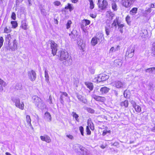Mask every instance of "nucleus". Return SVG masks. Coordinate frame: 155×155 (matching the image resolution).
<instances>
[{"label": "nucleus", "instance_id": "34", "mask_svg": "<svg viewBox=\"0 0 155 155\" xmlns=\"http://www.w3.org/2000/svg\"><path fill=\"white\" fill-rule=\"evenodd\" d=\"M11 31V30L10 27L6 26L4 29V32L6 33H10Z\"/></svg>", "mask_w": 155, "mask_h": 155}, {"label": "nucleus", "instance_id": "5", "mask_svg": "<svg viewBox=\"0 0 155 155\" xmlns=\"http://www.w3.org/2000/svg\"><path fill=\"white\" fill-rule=\"evenodd\" d=\"M113 86L117 88H124L125 87V84L124 82H122L119 81H117L111 83Z\"/></svg>", "mask_w": 155, "mask_h": 155}, {"label": "nucleus", "instance_id": "10", "mask_svg": "<svg viewBox=\"0 0 155 155\" xmlns=\"http://www.w3.org/2000/svg\"><path fill=\"white\" fill-rule=\"evenodd\" d=\"M90 21L87 19H84L82 21L81 24V28L84 32H86V30L85 29V27L87 25H89L90 24Z\"/></svg>", "mask_w": 155, "mask_h": 155}, {"label": "nucleus", "instance_id": "21", "mask_svg": "<svg viewBox=\"0 0 155 155\" xmlns=\"http://www.w3.org/2000/svg\"><path fill=\"white\" fill-rule=\"evenodd\" d=\"M98 42V40L97 39V38H96L95 37H94L92 38L91 41V43L92 45L94 46L97 44Z\"/></svg>", "mask_w": 155, "mask_h": 155}, {"label": "nucleus", "instance_id": "22", "mask_svg": "<svg viewBox=\"0 0 155 155\" xmlns=\"http://www.w3.org/2000/svg\"><path fill=\"white\" fill-rule=\"evenodd\" d=\"M119 18L117 17L113 21V23L112 24V27H114L116 29L117 27V23H119Z\"/></svg>", "mask_w": 155, "mask_h": 155}, {"label": "nucleus", "instance_id": "29", "mask_svg": "<svg viewBox=\"0 0 155 155\" xmlns=\"http://www.w3.org/2000/svg\"><path fill=\"white\" fill-rule=\"evenodd\" d=\"M137 8H133L130 11V14L132 15L135 14L137 13Z\"/></svg>", "mask_w": 155, "mask_h": 155}, {"label": "nucleus", "instance_id": "16", "mask_svg": "<svg viewBox=\"0 0 155 155\" xmlns=\"http://www.w3.org/2000/svg\"><path fill=\"white\" fill-rule=\"evenodd\" d=\"M145 72L151 75L155 74V67L148 68L145 70Z\"/></svg>", "mask_w": 155, "mask_h": 155}, {"label": "nucleus", "instance_id": "38", "mask_svg": "<svg viewBox=\"0 0 155 155\" xmlns=\"http://www.w3.org/2000/svg\"><path fill=\"white\" fill-rule=\"evenodd\" d=\"M112 8L114 11H116L117 10V5L115 2H112L111 4Z\"/></svg>", "mask_w": 155, "mask_h": 155}, {"label": "nucleus", "instance_id": "12", "mask_svg": "<svg viewBox=\"0 0 155 155\" xmlns=\"http://www.w3.org/2000/svg\"><path fill=\"white\" fill-rule=\"evenodd\" d=\"M92 97L93 98L97 101L104 102L106 100L105 97H104L97 96L95 94L92 95Z\"/></svg>", "mask_w": 155, "mask_h": 155}, {"label": "nucleus", "instance_id": "24", "mask_svg": "<svg viewBox=\"0 0 155 155\" xmlns=\"http://www.w3.org/2000/svg\"><path fill=\"white\" fill-rule=\"evenodd\" d=\"M114 64L116 66L120 67L122 64V60L120 59H116L114 61Z\"/></svg>", "mask_w": 155, "mask_h": 155}, {"label": "nucleus", "instance_id": "25", "mask_svg": "<svg viewBox=\"0 0 155 155\" xmlns=\"http://www.w3.org/2000/svg\"><path fill=\"white\" fill-rule=\"evenodd\" d=\"M109 90V89L107 87H102L100 90V91L102 93H107Z\"/></svg>", "mask_w": 155, "mask_h": 155}, {"label": "nucleus", "instance_id": "14", "mask_svg": "<svg viewBox=\"0 0 155 155\" xmlns=\"http://www.w3.org/2000/svg\"><path fill=\"white\" fill-rule=\"evenodd\" d=\"M44 119L48 122H50L51 120V116L48 112H47L44 114Z\"/></svg>", "mask_w": 155, "mask_h": 155}, {"label": "nucleus", "instance_id": "58", "mask_svg": "<svg viewBox=\"0 0 155 155\" xmlns=\"http://www.w3.org/2000/svg\"><path fill=\"white\" fill-rule=\"evenodd\" d=\"M66 136L68 137L71 139H72L73 138V136L71 135L68 134Z\"/></svg>", "mask_w": 155, "mask_h": 155}, {"label": "nucleus", "instance_id": "7", "mask_svg": "<svg viewBox=\"0 0 155 155\" xmlns=\"http://www.w3.org/2000/svg\"><path fill=\"white\" fill-rule=\"evenodd\" d=\"M18 43L17 41L15 39L12 43H8V47L9 49L11 50L12 51H15L17 48Z\"/></svg>", "mask_w": 155, "mask_h": 155}, {"label": "nucleus", "instance_id": "57", "mask_svg": "<svg viewBox=\"0 0 155 155\" xmlns=\"http://www.w3.org/2000/svg\"><path fill=\"white\" fill-rule=\"evenodd\" d=\"M130 103L131 104H132L133 107L137 105L136 102L134 101H130Z\"/></svg>", "mask_w": 155, "mask_h": 155}, {"label": "nucleus", "instance_id": "2", "mask_svg": "<svg viewBox=\"0 0 155 155\" xmlns=\"http://www.w3.org/2000/svg\"><path fill=\"white\" fill-rule=\"evenodd\" d=\"M32 99L33 102L35 104V105L38 108L43 109L45 107L44 102L37 96H33Z\"/></svg>", "mask_w": 155, "mask_h": 155}, {"label": "nucleus", "instance_id": "46", "mask_svg": "<svg viewBox=\"0 0 155 155\" xmlns=\"http://www.w3.org/2000/svg\"><path fill=\"white\" fill-rule=\"evenodd\" d=\"M105 32L107 35H108L110 34V29L109 27H105Z\"/></svg>", "mask_w": 155, "mask_h": 155}, {"label": "nucleus", "instance_id": "59", "mask_svg": "<svg viewBox=\"0 0 155 155\" xmlns=\"http://www.w3.org/2000/svg\"><path fill=\"white\" fill-rule=\"evenodd\" d=\"M21 86L19 84H17L16 86V88L17 89H21Z\"/></svg>", "mask_w": 155, "mask_h": 155}, {"label": "nucleus", "instance_id": "63", "mask_svg": "<svg viewBox=\"0 0 155 155\" xmlns=\"http://www.w3.org/2000/svg\"><path fill=\"white\" fill-rule=\"evenodd\" d=\"M124 97H128L127 94V93H126V91H125L124 92Z\"/></svg>", "mask_w": 155, "mask_h": 155}, {"label": "nucleus", "instance_id": "64", "mask_svg": "<svg viewBox=\"0 0 155 155\" xmlns=\"http://www.w3.org/2000/svg\"><path fill=\"white\" fill-rule=\"evenodd\" d=\"M90 15L91 17L92 18H94L96 17V15H94L93 14H91Z\"/></svg>", "mask_w": 155, "mask_h": 155}, {"label": "nucleus", "instance_id": "61", "mask_svg": "<svg viewBox=\"0 0 155 155\" xmlns=\"http://www.w3.org/2000/svg\"><path fill=\"white\" fill-rule=\"evenodd\" d=\"M3 86L0 85V92H1L3 90Z\"/></svg>", "mask_w": 155, "mask_h": 155}, {"label": "nucleus", "instance_id": "39", "mask_svg": "<svg viewBox=\"0 0 155 155\" xmlns=\"http://www.w3.org/2000/svg\"><path fill=\"white\" fill-rule=\"evenodd\" d=\"M5 36V40L8 43L10 42V41L11 39V35L10 34H7V35Z\"/></svg>", "mask_w": 155, "mask_h": 155}, {"label": "nucleus", "instance_id": "37", "mask_svg": "<svg viewBox=\"0 0 155 155\" xmlns=\"http://www.w3.org/2000/svg\"><path fill=\"white\" fill-rule=\"evenodd\" d=\"M27 25L25 21H23L22 22L21 27L22 28L25 30L27 29Z\"/></svg>", "mask_w": 155, "mask_h": 155}, {"label": "nucleus", "instance_id": "40", "mask_svg": "<svg viewBox=\"0 0 155 155\" xmlns=\"http://www.w3.org/2000/svg\"><path fill=\"white\" fill-rule=\"evenodd\" d=\"M88 1L90 2V8L92 9H93L94 7V2L93 0H88Z\"/></svg>", "mask_w": 155, "mask_h": 155}, {"label": "nucleus", "instance_id": "30", "mask_svg": "<svg viewBox=\"0 0 155 155\" xmlns=\"http://www.w3.org/2000/svg\"><path fill=\"white\" fill-rule=\"evenodd\" d=\"M65 9H69L70 11H71L74 9V7L71 4L68 3V5L65 7Z\"/></svg>", "mask_w": 155, "mask_h": 155}, {"label": "nucleus", "instance_id": "52", "mask_svg": "<svg viewBox=\"0 0 155 155\" xmlns=\"http://www.w3.org/2000/svg\"><path fill=\"white\" fill-rule=\"evenodd\" d=\"M110 130H104L102 135L103 136H105L106 134H107V133H110Z\"/></svg>", "mask_w": 155, "mask_h": 155}, {"label": "nucleus", "instance_id": "54", "mask_svg": "<svg viewBox=\"0 0 155 155\" xmlns=\"http://www.w3.org/2000/svg\"><path fill=\"white\" fill-rule=\"evenodd\" d=\"M11 18L14 20H15L16 19V14L15 12H13L12 13L11 16Z\"/></svg>", "mask_w": 155, "mask_h": 155}, {"label": "nucleus", "instance_id": "32", "mask_svg": "<svg viewBox=\"0 0 155 155\" xmlns=\"http://www.w3.org/2000/svg\"><path fill=\"white\" fill-rule=\"evenodd\" d=\"M26 120L28 124L29 125V126H31V119L30 116L28 115H26Z\"/></svg>", "mask_w": 155, "mask_h": 155}, {"label": "nucleus", "instance_id": "19", "mask_svg": "<svg viewBox=\"0 0 155 155\" xmlns=\"http://www.w3.org/2000/svg\"><path fill=\"white\" fill-rule=\"evenodd\" d=\"M114 16V14L111 11H108L107 12L106 16L109 18V20H111Z\"/></svg>", "mask_w": 155, "mask_h": 155}, {"label": "nucleus", "instance_id": "18", "mask_svg": "<svg viewBox=\"0 0 155 155\" xmlns=\"http://www.w3.org/2000/svg\"><path fill=\"white\" fill-rule=\"evenodd\" d=\"M71 39H75L77 36V32L75 30H73L71 33L69 34Z\"/></svg>", "mask_w": 155, "mask_h": 155}, {"label": "nucleus", "instance_id": "4", "mask_svg": "<svg viewBox=\"0 0 155 155\" xmlns=\"http://www.w3.org/2000/svg\"><path fill=\"white\" fill-rule=\"evenodd\" d=\"M75 148H78L82 152L81 153L83 155H91L90 153L87 152V150L86 148L79 144H75L73 146V148L75 150Z\"/></svg>", "mask_w": 155, "mask_h": 155}, {"label": "nucleus", "instance_id": "1", "mask_svg": "<svg viewBox=\"0 0 155 155\" xmlns=\"http://www.w3.org/2000/svg\"><path fill=\"white\" fill-rule=\"evenodd\" d=\"M57 55L64 65L68 66L71 64L72 59L67 51L60 50L58 52Z\"/></svg>", "mask_w": 155, "mask_h": 155}, {"label": "nucleus", "instance_id": "20", "mask_svg": "<svg viewBox=\"0 0 155 155\" xmlns=\"http://www.w3.org/2000/svg\"><path fill=\"white\" fill-rule=\"evenodd\" d=\"M77 97L78 99L82 103L85 104L87 102L86 99L84 97H83L81 95L78 94Z\"/></svg>", "mask_w": 155, "mask_h": 155}, {"label": "nucleus", "instance_id": "11", "mask_svg": "<svg viewBox=\"0 0 155 155\" xmlns=\"http://www.w3.org/2000/svg\"><path fill=\"white\" fill-rule=\"evenodd\" d=\"M108 3L106 0H103L101 3L98 5V7L101 10H105L107 7Z\"/></svg>", "mask_w": 155, "mask_h": 155}, {"label": "nucleus", "instance_id": "3", "mask_svg": "<svg viewBox=\"0 0 155 155\" xmlns=\"http://www.w3.org/2000/svg\"><path fill=\"white\" fill-rule=\"evenodd\" d=\"M12 101L15 103V105L16 107L21 110L24 109V104L23 102H20V99L18 98L13 97L12 98Z\"/></svg>", "mask_w": 155, "mask_h": 155}, {"label": "nucleus", "instance_id": "49", "mask_svg": "<svg viewBox=\"0 0 155 155\" xmlns=\"http://www.w3.org/2000/svg\"><path fill=\"white\" fill-rule=\"evenodd\" d=\"M4 42V39L2 37H0V49L2 46Z\"/></svg>", "mask_w": 155, "mask_h": 155}, {"label": "nucleus", "instance_id": "43", "mask_svg": "<svg viewBox=\"0 0 155 155\" xmlns=\"http://www.w3.org/2000/svg\"><path fill=\"white\" fill-rule=\"evenodd\" d=\"M87 87L89 88L90 90H92L93 88V86L92 83H88L87 84Z\"/></svg>", "mask_w": 155, "mask_h": 155}, {"label": "nucleus", "instance_id": "9", "mask_svg": "<svg viewBox=\"0 0 155 155\" xmlns=\"http://www.w3.org/2000/svg\"><path fill=\"white\" fill-rule=\"evenodd\" d=\"M134 48H129L126 53L125 56L128 58H131L134 55Z\"/></svg>", "mask_w": 155, "mask_h": 155}, {"label": "nucleus", "instance_id": "42", "mask_svg": "<svg viewBox=\"0 0 155 155\" xmlns=\"http://www.w3.org/2000/svg\"><path fill=\"white\" fill-rule=\"evenodd\" d=\"M152 52L151 54L152 55L155 57V44L153 45V47L152 48Z\"/></svg>", "mask_w": 155, "mask_h": 155}, {"label": "nucleus", "instance_id": "47", "mask_svg": "<svg viewBox=\"0 0 155 155\" xmlns=\"http://www.w3.org/2000/svg\"><path fill=\"white\" fill-rule=\"evenodd\" d=\"M95 69L94 68L92 67H90L89 68V71L92 74H94L95 72Z\"/></svg>", "mask_w": 155, "mask_h": 155}, {"label": "nucleus", "instance_id": "8", "mask_svg": "<svg viewBox=\"0 0 155 155\" xmlns=\"http://www.w3.org/2000/svg\"><path fill=\"white\" fill-rule=\"evenodd\" d=\"M28 75L29 78L32 81H34L36 78V73L34 70L29 71Z\"/></svg>", "mask_w": 155, "mask_h": 155}, {"label": "nucleus", "instance_id": "33", "mask_svg": "<svg viewBox=\"0 0 155 155\" xmlns=\"http://www.w3.org/2000/svg\"><path fill=\"white\" fill-rule=\"evenodd\" d=\"M131 5V3H130L128 0H127V1L124 2L123 3V5L126 7H128L130 6Z\"/></svg>", "mask_w": 155, "mask_h": 155}, {"label": "nucleus", "instance_id": "55", "mask_svg": "<svg viewBox=\"0 0 155 155\" xmlns=\"http://www.w3.org/2000/svg\"><path fill=\"white\" fill-rule=\"evenodd\" d=\"M86 132H87V134L88 135H89L91 134V131L90 130L89 127L88 126H87L86 128Z\"/></svg>", "mask_w": 155, "mask_h": 155}, {"label": "nucleus", "instance_id": "48", "mask_svg": "<svg viewBox=\"0 0 155 155\" xmlns=\"http://www.w3.org/2000/svg\"><path fill=\"white\" fill-rule=\"evenodd\" d=\"M87 111L93 114L94 112V110L91 108H88L87 109Z\"/></svg>", "mask_w": 155, "mask_h": 155}, {"label": "nucleus", "instance_id": "41", "mask_svg": "<svg viewBox=\"0 0 155 155\" xmlns=\"http://www.w3.org/2000/svg\"><path fill=\"white\" fill-rule=\"evenodd\" d=\"M11 24L12 25V28H15L18 26V23L16 21H12Z\"/></svg>", "mask_w": 155, "mask_h": 155}, {"label": "nucleus", "instance_id": "36", "mask_svg": "<svg viewBox=\"0 0 155 155\" xmlns=\"http://www.w3.org/2000/svg\"><path fill=\"white\" fill-rule=\"evenodd\" d=\"M121 106H124L125 107H127L128 105V101L127 100H125L124 101L121 103Z\"/></svg>", "mask_w": 155, "mask_h": 155}, {"label": "nucleus", "instance_id": "53", "mask_svg": "<svg viewBox=\"0 0 155 155\" xmlns=\"http://www.w3.org/2000/svg\"><path fill=\"white\" fill-rule=\"evenodd\" d=\"M79 130H80L81 134L82 136L84 135V128L82 126H80L79 127Z\"/></svg>", "mask_w": 155, "mask_h": 155}, {"label": "nucleus", "instance_id": "6", "mask_svg": "<svg viewBox=\"0 0 155 155\" xmlns=\"http://www.w3.org/2000/svg\"><path fill=\"white\" fill-rule=\"evenodd\" d=\"M50 42L52 54L53 55H54L56 54L57 50L58 45L54 41L52 40Z\"/></svg>", "mask_w": 155, "mask_h": 155}, {"label": "nucleus", "instance_id": "62", "mask_svg": "<svg viewBox=\"0 0 155 155\" xmlns=\"http://www.w3.org/2000/svg\"><path fill=\"white\" fill-rule=\"evenodd\" d=\"M131 4H132L135 1V0H128Z\"/></svg>", "mask_w": 155, "mask_h": 155}, {"label": "nucleus", "instance_id": "31", "mask_svg": "<svg viewBox=\"0 0 155 155\" xmlns=\"http://www.w3.org/2000/svg\"><path fill=\"white\" fill-rule=\"evenodd\" d=\"M134 108L135 109V111L138 112H140L141 111L140 107L137 104Z\"/></svg>", "mask_w": 155, "mask_h": 155}, {"label": "nucleus", "instance_id": "44", "mask_svg": "<svg viewBox=\"0 0 155 155\" xmlns=\"http://www.w3.org/2000/svg\"><path fill=\"white\" fill-rule=\"evenodd\" d=\"M72 23V22L71 20H68L66 24V28L67 29H69L71 27V25Z\"/></svg>", "mask_w": 155, "mask_h": 155}, {"label": "nucleus", "instance_id": "15", "mask_svg": "<svg viewBox=\"0 0 155 155\" xmlns=\"http://www.w3.org/2000/svg\"><path fill=\"white\" fill-rule=\"evenodd\" d=\"M95 37L97 38L99 42H101L104 38L103 34L101 32L97 33Z\"/></svg>", "mask_w": 155, "mask_h": 155}, {"label": "nucleus", "instance_id": "23", "mask_svg": "<svg viewBox=\"0 0 155 155\" xmlns=\"http://www.w3.org/2000/svg\"><path fill=\"white\" fill-rule=\"evenodd\" d=\"M117 26L120 31L121 33H122L123 32V27H124V24H121L120 22H119V23H117Z\"/></svg>", "mask_w": 155, "mask_h": 155}, {"label": "nucleus", "instance_id": "50", "mask_svg": "<svg viewBox=\"0 0 155 155\" xmlns=\"http://www.w3.org/2000/svg\"><path fill=\"white\" fill-rule=\"evenodd\" d=\"M88 127H90L91 130H93L94 129V127L93 126V124L91 122H88Z\"/></svg>", "mask_w": 155, "mask_h": 155}, {"label": "nucleus", "instance_id": "17", "mask_svg": "<svg viewBox=\"0 0 155 155\" xmlns=\"http://www.w3.org/2000/svg\"><path fill=\"white\" fill-rule=\"evenodd\" d=\"M120 47L119 45H117L115 47H112L110 50L109 53H112L117 51L120 50Z\"/></svg>", "mask_w": 155, "mask_h": 155}, {"label": "nucleus", "instance_id": "13", "mask_svg": "<svg viewBox=\"0 0 155 155\" xmlns=\"http://www.w3.org/2000/svg\"><path fill=\"white\" fill-rule=\"evenodd\" d=\"M41 140L42 141H45L47 143H50L51 142V139L49 136L47 135L41 136L40 137Z\"/></svg>", "mask_w": 155, "mask_h": 155}, {"label": "nucleus", "instance_id": "35", "mask_svg": "<svg viewBox=\"0 0 155 155\" xmlns=\"http://www.w3.org/2000/svg\"><path fill=\"white\" fill-rule=\"evenodd\" d=\"M45 80L47 82H48L49 80V76L48 74V71L46 70H45Z\"/></svg>", "mask_w": 155, "mask_h": 155}, {"label": "nucleus", "instance_id": "45", "mask_svg": "<svg viewBox=\"0 0 155 155\" xmlns=\"http://www.w3.org/2000/svg\"><path fill=\"white\" fill-rule=\"evenodd\" d=\"M0 85L5 87L6 85V84L3 80L0 78Z\"/></svg>", "mask_w": 155, "mask_h": 155}, {"label": "nucleus", "instance_id": "56", "mask_svg": "<svg viewBox=\"0 0 155 155\" xmlns=\"http://www.w3.org/2000/svg\"><path fill=\"white\" fill-rule=\"evenodd\" d=\"M54 4L55 6H59L61 4V3L59 1H56L54 2Z\"/></svg>", "mask_w": 155, "mask_h": 155}, {"label": "nucleus", "instance_id": "26", "mask_svg": "<svg viewBox=\"0 0 155 155\" xmlns=\"http://www.w3.org/2000/svg\"><path fill=\"white\" fill-rule=\"evenodd\" d=\"M100 75L102 81L106 80L109 78V76L108 75L104 74H100Z\"/></svg>", "mask_w": 155, "mask_h": 155}, {"label": "nucleus", "instance_id": "28", "mask_svg": "<svg viewBox=\"0 0 155 155\" xmlns=\"http://www.w3.org/2000/svg\"><path fill=\"white\" fill-rule=\"evenodd\" d=\"M72 115L75 118V120L78 122L79 121V119L78 118L79 116L75 112H73L72 113Z\"/></svg>", "mask_w": 155, "mask_h": 155}, {"label": "nucleus", "instance_id": "60", "mask_svg": "<svg viewBox=\"0 0 155 155\" xmlns=\"http://www.w3.org/2000/svg\"><path fill=\"white\" fill-rule=\"evenodd\" d=\"M60 93H61L62 95H64L66 97L68 95L67 93H66V92H60Z\"/></svg>", "mask_w": 155, "mask_h": 155}, {"label": "nucleus", "instance_id": "27", "mask_svg": "<svg viewBox=\"0 0 155 155\" xmlns=\"http://www.w3.org/2000/svg\"><path fill=\"white\" fill-rule=\"evenodd\" d=\"M94 81L95 82H100L102 81L100 75L99 74L94 79Z\"/></svg>", "mask_w": 155, "mask_h": 155}, {"label": "nucleus", "instance_id": "51", "mask_svg": "<svg viewBox=\"0 0 155 155\" xmlns=\"http://www.w3.org/2000/svg\"><path fill=\"white\" fill-rule=\"evenodd\" d=\"M130 16L129 15H127L126 17V21L128 24H129L130 23Z\"/></svg>", "mask_w": 155, "mask_h": 155}]
</instances>
